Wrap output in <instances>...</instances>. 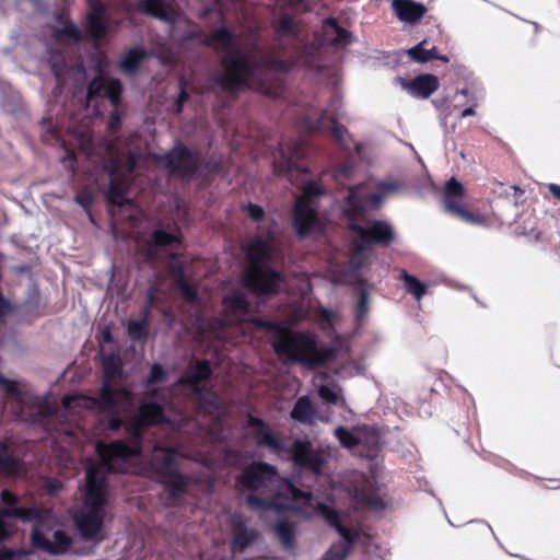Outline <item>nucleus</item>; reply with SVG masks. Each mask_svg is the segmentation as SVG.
Here are the masks:
<instances>
[{
    "label": "nucleus",
    "mask_w": 560,
    "mask_h": 560,
    "mask_svg": "<svg viewBox=\"0 0 560 560\" xmlns=\"http://www.w3.org/2000/svg\"><path fill=\"white\" fill-rule=\"evenodd\" d=\"M238 483L243 491H248L245 498L248 508L259 512L266 522L275 520L273 529L287 549L293 548L294 528L283 510L294 509L306 517L323 516L341 536V540L327 551V560H343L352 550L357 533L340 523L337 511L314 499L311 492L282 480L273 466L253 463L244 469Z\"/></svg>",
    "instance_id": "1"
},
{
    "label": "nucleus",
    "mask_w": 560,
    "mask_h": 560,
    "mask_svg": "<svg viewBox=\"0 0 560 560\" xmlns=\"http://www.w3.org/2000/svg\"><path fill=\"white\" fill-rule=\"evenodd\" d=\"M205 43L220 55L222 72L215 77V82L224 91L244 86L261 89L266 69L285 71L291 67L285 60L270 56L256 43L253 34L235 36L222 27L208 35Z\"/></svg>",
    "instance_id": "2"
},
{
    "label": "nucleus",
    "mask_w": 560,
    "mask_h": 560,
    "mask_svg": "<svg viewBox=\"0 0 560 560\" xmlns=\"http://www.w3.org/2000/svg\"><path fill=\"white\" fill-rule=\"evenodd\" d=\"M95 448L101 462L90 464L86 468L84 504L74 515L75 524L85 539H92L98 534L106 514V475L112 471H127L129 459L141 452L137 443L128 446L120 441L109 444L98 442Z\"/></svg>",
    "instance_id": "3"
},
{
    "label": "nucleus",
    "mask_w": 560,
    "mask_h": 560,
    "mask_svg": "<svg viewBox=\"0 0 560 560\" xmlns=\"http://www.w3.org/2000/svg\"><path fill=\"white\" fill-rule=\"evenodd\" d=\"M400 187L398 182H381L377 184V191L373 194L366 191L365 185L348 188L343 211L351 221L349 228L352 236V254L349 262L353 270L365 264L372 244L387 245L393 241L394 232L387 222L372 221L366 228L359 222L369 208L377 209L386 197L397 192Z\"/></svg>",
    "instance_id": "4"
},
{
    "label": "nucleus",
    "mask_w": 560,
    "mask_h": 560,
    "mask_svg": "<svg viewBox=\"0 0 560 560\" xmlns=\"http://www.w3.org/2000/svg\"><path fill=\"white\" fill-rule=\"evenodd\" d=\"M304 156L302 141L283 142L272 154L275 172L287 176L292 184L302 185V192L296 198L293 210V224L299 235H305L318 226L317 200L325 192L310 179L307 168L301 164Z\"/></svg>",
    "instance_id": "5"
},
{
    "label": "nucleus",
    "mask_w": 560,
    "mask_h": 560,
    "mask_svg": "<svg viewBox=\"0 0 560 560\" xmlns=\"http://www.w3.org/2000/svg\"><path fill=\"white\" fill-rule=\"evenodd\" d=\"M121 369L122 362L118 355L114 353L105 355L103 358L104 382L100 397L65 396L63 407L71 411L81 408L95 410L106 421V429L116 431L122 424L121 417L133 409L132 394L126 388H118L114 385V380L120 375Z\"/></svg>",
    "instance_id": "6"
},
{
    "label": "nucleus",
    "mask_w": 560,
    "mask_h": 560,
    "mask_svg": "<svg viewBox=\"0 0 560 560\" xmlns=\"http://www.w3.org/2000/svg\"><path fill=\"white\" fill-rule=\"evenodd\" d=\"M256 324L268 329L273 350L284 362L314 368L325 364L335 355V349L319 347L313 334L292 331L280 324L261 320Z\"/></svg>",
    "instance_id": "7"
},
{
    "label": "nucleus",
    "mask_w": 560,
    "mask_h": 560,
    "mask_svg": "<svg viewBox=\"0 0 560 560\" xmlns=\"http://www.w3.org/2000/svg\"><path fill=\"white\" fill-rule=\"evenodd\" d=\"M1 498L8 508L0 509V541H3L9 532L4 525V517H16L23 522L33 524L32 542L33 546L48 553H63L70 545V537L62 530H56L52 539L47 536L52 525V516L48 510H39L33 508H16V498L10 491L3 490Z\"/></svg>",
    "instance_id": "8"
},
{
    "label": "nucleus",
    "mask_w": 560,
    "mask_h": 560,
    "mask_svg": "<svg viewBox=\"0 0 560 560\" xmlns=\"http://www.w3.org/2000/svg\"><path fill=\"white\" fill-rule=\"evenodd\" d=\"M250 259L244 282L257 294H273L278 292L282 276L269 267V262L278 257L273 241L257 238L247 247Z\"/></svg>",
    "instance_id": "9"
},
{
    "label": "nucleus",
    "mask_w": 560,
    "mask_h": 560,
    "mask_svg": "<svg viewBox=\"0 0 560 560\" xmlns=\"http://www.w3.org/2000/svg\"><path fill=\"white\" fill-rule=\"evenodd\" d=\"M179 454L170 447L154 446L151 455L153 468L170 494V502L176 503L188 485V478L177 471Z\"/></svg>",
    "instance_id": "10"
},
{
    "label": "nucleus",
    "mask_w": 560,
    "mask_h": 560,
    "mask_svg": "<svg viewBox=\"0 0 560 560\" xmlns=\"http://www.w3.org/2000/svg\"><path fill=\"white\" fill-rule=\"evenodd\" d=\"M0 387L18 404L20 418L28 423H40L54 413L52 407L40 397L23 390L20 384L0 374Z\"/></svg>",
    "instance_id": "11"
},
{
    "label": "nucleus",
    "mask_w": 560,
    "mask_h": 560,
    "mask_svg": "<svg viewBox=\"0 0 560 560\" xmlns=\"http://www.w3.org/2000/svg\"><path fill=\"white\" fill-rule=\"evenodd\" d=\"M342 101L339 95L331 97L328 107L317 117L306 116L302 119V128L313 132L328 128L331 137L341 145L347 147L348 130L336 122L338 118L343 117L341 110Z\"/></svg>",
    "instance_id": "12"
},
{
    "label": "nucleus",
    "mask_w": 560,
    "mask_h": 560,
    "mask_svg": "<svg viewBox=\"0 0 560 560\" xmlns=\"http://www.w3.org/2000/svg\"><path fill=\"white\" fill-rule=\"evenodd\" d=\"M225 315L222 318H215L207 324L206 331L210 337L222 340L228 337L226 328L245 319L249 312V304L245 295L235 292L223 300Z\"/></svg>",
    "instance_id": "13"
},
{
    "label": "nucleus",
    "mask_w": 560,
    "mask_h": 560,
    "mask_svg": "<svg viewBox=\"0 0 560 560\" xmlns=\"http://www.w3.org/2000/svg\"><path fill=\"white\" fill-rule=\"evenodd\" d=\"M465 187L456 178L452 177L446 182L443 195V207L445 212L472 225H483L486 219L475 214L465 208L463 199Z\"/></svg>",
    "instance_id": "14"
},
{
    "label": "nucleus",
    "mask_w": 560,
    "mask_h": 560,
    "mask_svg": "<svg viewBox=\"0 0 560 560\" xmlns=\"http://www.w3.org/2000/svg\"><path fill=\"white\" fill-rule=\"evenodd\" d=\"M172 174L180 177L194 176L199 164V156L185 147L177 145L159 158Z\"/></svg>",
    "instance_id": "15"
},
{
    "label": "nucleus",
    "mask_w": 560,
    "mask_h": 560,
    "mask_svg": "<svg viewBox=\"0 0 560 560\" xmlns=\"http://www.w3.org/2000/svg\"><path fill=\"white\" fill-rule=\"evenodd\" d=\"M142 10L155 18L171 23L170 35L173 40H189L192 38V33L188 32L183 35H177V25L174 21V11L171 5V0H142Z\"/></svg>",
    "instance_id": "16"
},
{
    "label": "nucleus",
    "mask_w": 560,
    "mask_h": 560,
    "mask_svg": "<svg viewBox=\"0 0 560 560\" xmlns=\"http://www.w3.org/2000/svg\"><path fill=\"white\" fill-rule=\"evenodd\" d=\"M293 460L298 466L317 474L325 460L322 452L313 448L307 441H296L293 448Z\"/></svg>",
    "instance_id": "17"
},
{
    "label": "nucleus",
    "mask_w": 560,
    "mask_h": 560,
    "mask_svg": "<svg viewBox=\"0 0 560 560\" xmlns=\"http://www.w3.org/2000/svg\"><path fill=\"white\" fill-rule=\"evenodd\" d=\"M165 420L162 405L156 401L143 402L138 410L136 421L131 428V434L137 442L140 439L142 425L156 424Z\"/></svg>",
    "instance_id": "18"
},
{
    "label": "nucleus",
    "mask_w": 560,
    "mask_h": 560,
    "mask_svg": "<svg viewBox=\"0 0 560 560\" xmlns=\"http://www.w3.org/2000/svg\"><path fill=\"white\" fill-rule=\"evenodd\" d=\"M90 7L86 30L96 42H100L109 31V24L105 19L106 8L98 0H90Z\"/></svg>",
    "instance_id": "19"
},
{
    "label": "nucleus",
    "mask_w": 560,
    "mask_h": 560,
    "mask_svg": "<svg viewBox=\"0 0 560 560\" xmlns=\"http://www.w3.org/2000/svg\"><path fill=\"white\" fill-rule=\"evenodd\" d=\"M56 25L52 27V38L61 44H74L82 39V32L68 19L63 12L55 14Z\"/></svg>",
    "instance_id": "20"
},
{
    "label": "nucleus",
    "mask_w": 560,
    "mask_h": 560,
    "mask_svg": "<svg viewBox=\"0 0 560 560\" xmlns=\"http://www.w3.org/2000/svg\"><path fill=\"white\" fill-rule=\"evenodd\" d=\"M121 90V83L119 80H104L102 78H96L91 81L88 88V97L92 98L98 95H104L110 100L113 105H116L119 101Z\"/></svg>",
    "instance_id": "21"
},
{
    "label": "nucleus",
    "mask_w": 560,
    "mask_h": 560,
    "mask_svg": "<svg viewBox=\"0 0 560 560\" xmlns=\"http://www.w3.org/2000/svg\"><path fill=\"white\" fill-rule=\"evenodd\" d=\"M355 482L358 486H353L350 489V493L357 500V502L363 506H366L370 510L381 511L385 508L384 501L374 495L368 488V480L364 476L359 475L355 477Z\"/></svg>",
    "instance_id": "22"
},
{
    "label": "nucleus",
    "mask_w": 560,
    "mask_h": 560,
    "mask_svg": "<svg viewBox=\"0 0 560 560\" xmlns=\"http://www.w3.org/2000/svg\"><path fill=\"white\" fill-rule=\"evenodd\" d=\"M392 8L398 19L406 23L418 22L427 12V8L412 0H393Z\"/></svg>",
    "instance_id": "23"
},
{
    "label": "nucleus",
    "mask_w": 560,
    "mask_h": 560,
    "mask_svg": "<svg viewBox=\"0 0 560 560\" xmlns=\"http://www.w3.org/2000/svg\"><path fill=\"white\" fill-rule=\"evenodd\" d=\"M234 538L232 548L234 551H243L257 537L256 529L248 527L240 515L233 517Z\"/></svg>",
    "instance_id": "24"
},
{
    "label": "nucleus",
    "mask_w": 560,
    "mask_h": 560,
    "mask_svg": "<svg viewBox=\"0 0 560 560\" xmlns=\"http://www.w3.org/2000/svg\"><path fill=\"white\" fill-rule=\"evenodd\" d=\"M405 88L417 97L427 98L439 88V81L435 75L421 74L408 82Z\"/></svg>",
    "instance_id": "25"
},
{
    "label": "nucleus",
    "mask_w": 560,
    "mask_h": 560,
    "mask_svg": "<svg viewBox=\"0 0 560 560\" xmlns=\"http://www.w3.org/2000/svg\"><path fill=\"white\" fill-rule=\"evenodd\" d=\"M249 424L253 427V433L259 446H265L270 451H279L281 448L280 441L273 436L270 429L260 420L250 418Z\"/></svg>",
    "instance_id": "26"
},
{
    "label": "nucleus",
    "mask_w": 560,
    "mask_h": 560,
    "mask_svg": "<svg viewBox=\"0 0 560 560\" xmlns=\"http://www.w3.org/2000/svg\"><path fill=\"white\" fill-rule=\"evenodd\" d=\"M118 166H115L109 173L108 201L109 203L121 207L129 205V200L125 197L126 182L119 178Z\"/></svg>",
    "instance_id": "27"
},
{
    "label": "nucleus",
    "mask_w": 560,
    "mask_h": 560,
    "mask_svg": "<svg viewBox=\"0 0 560 560\" xmlns=\"http://www.w3.org/2000/svg\"><path fill=\"white\" fill-rule=\"evenodd\" d=\"M211 374L208 361H197L191 366L187 375L182 380L183 383L190 385L197 393L200 392V382L208 378Z\"/></svg>",
    "instance_id": "28"
},
{
    "label": "nucleus",
    "mask_w": 560,
    "mask_h": 560,
    "mask_svg": "<svg viewBox=\"0 0 560 560\" xmlns=\"http://www.w3.org/2000/svg\"><path fill=\"white\" fill-rule=\"evenodd\" d=\"M325 36L336 47H346L351 43V34L338 26L335 20H327L324 25Z\"/></svg>",
    "instance_id": "29"
},
{
    "label": "nucleus",
    "mask_w": 560,
    "mask_h": 560,
    "mask_svg": "<svg viewBox=\"0 0 560 560\" xmlns=\"http://www.w3.org/2000/svg\"><path fill=\"white\" fill-rule=\"evenodd\" d=\"M313 415V406L306 396L300 397L291 411V417L302 423H310Z\"/></svg>",
    "instance_id": "30"
},
{
    "label": "nucleus",
    "mask_w": 560,
    "mask_h": 560,
    "mask_svg": "<svg viewBox=\"0 0 560 560\" xmlns=\"http://www.w3.org/2000/svg\"><path fill=\"white\" fill-rule=\"evenodd\" d=\"M147 57L143 49L133 48L130 49L121 59L120 67L126 73L135 72L140 62Z\"/></svg>",
    "instance_id": "31"
},
{
    "label": "nucleus",
    "mask_w": 560,
    "mask_h": 560,
    "mask_svg": "<svg viewBox=\"0 0 560 560\" xmlns=\"http://www.w3.org/2000/svg\"><path fill=\"white\" fill-rule=\"evenodd\" d=\"M400 277L405 283L407 292L413 295L417 301H420L427 293V285L405 270L401 271Z\"/></svg>",
    "instance_id": "32"
},
{
    "label": "nucleus",
    "mask_w": 560,
    "mask_h": 560,
    "mask_svg": "<svg viewBox=\"0 0 560 560\" xmlns=\"http://www.w3.org/2000/svg\"><path fill=\"white\" fill-rule=\"evenodd\" d=\"M19 468L18 460L11 455L8 446L0 442V474H15Z\"/></svg>",
    "instance_id": "33"
},
{
    "label": "nucleus",
    "mask_w": 560,
    "mask_h": 560,
    "mask_svg": "<svg viewBox=\"0 0 560 560\" xmlns=\"http://www.w3.org/2000/svg\"><path fill=\"white\" fill-rule=\"evenodd\" d=\"M178 240L175 235L162 230H156L152 234V241L149 245V255H153L154 247L173 246Z\"/></svg>",
    "instance_id": "34"
},
{
    "label": "nucleus",
    "mask_w": 560,
    "mask_h": 560,
    "mask_svg": "<svg viewBox=\"0 0 560 560\" xmlns=\"http://www.w3.org/2000/svg\"><path fill=\"white\" fill-rule=\"evenodd\" d=\"M176 287L178 291L183 294V296L186 299L189 303H195L197 295L196 291L192 288V285L188 282V280L184 277L180 270L177 272L176 277Z\"/></svg>",
    "instance_id": "35"
},
{
    "label": "nucleus",
    "mask_w": 560,
    "mask_h": 560,
    "mask_svg": "<svg viewBox=\"0 0 560 560\" xmlns=\"http://www.w3.org/2000/svg\"><path fill=\"white\" fill-rule=\"evenodd\" d=\"M335 435L340 442V444L347 448H352L358 444H361L362 436H357L350 431L346 430L342 427H339L335 430Z\"/></svg>",
    "instance_id": "36"
},
{
    "label": "nucleus",
    "mask_w": 560,
    "mask_h": 560,
    "mask_svg": "<svg viewBox=\"0 0 560 560\" xmlns=\"http://www.w3.org/2000/svg\"><path fill=\"white\" fill-rule=\"evenodd\" d=\"M361 444L369 448L370 456L375 455L381 444V438L377 431L373 428L364 429V439L362 438Z\"/></svg>",
    "instance_id": "37"
},
{
    "label": "nucleus",
    "mask_w": 560,
    "mask_h": 560,
    "mask_svg": "<svg viewBox=\"0 0 560 560\" xmlns=\"http://www.w3.org/2000/svg\"><path fill=\"white\" fill-rule=\"evenodd\" d=\"M319 397L327 404L345 406V399L339 395V393L327 385H322L318 388Z\"/></svg>",
    "instance_id": "38"
},
{
    "label": "nucleus",
    "mask_w": 560,
    "mask_h": 560,
    "mask_svg": "<svg viewBox=\"0 0 560 560\" xmlns=\"http://www.w3.org/2000/svg\"><path fill=\"white\" fill-rule=\"evenodd\" d=\"M276 33L278 36H294L295 24L293 20L287 14L282 15L276 26Z\"/></svg>",
    "instance_id": "39"
},
{
    "label": "nucleus",
    "mask_w": 560,
    "mask_h": 560,
    "mask_svg": "<svg viewBox=\"0 0 560 560\" xmlns=\"http://www.w3.org/2000/svg\"><path fill=\"white\" fill-rule=\"evenodd\" d=\"M427 40H422L412 48L407 50V55L417 62H427L430 60V56L427 52Z\"/></svg>",
    "instance_id": "40"
},
{
    "label": "nucleus",
    "mask_w": 560,
    "mask_h": 560,
    "mask_svg": "<svg viewBox=\"0 0 560 560\" xmlns=\"http://www.w3.org/2000/svg\"><path fill=\"white\" fill-rule=\"evenodd\" d=\"M369 302V293L365 290H361L355 305V316L358 320H363L366 316Z\"/></svg>",
    "instance_id": "41"
},
{
    "label": "nucleus",
    "mask_w": 560,
    "mask_h": 560,
    "mask_svg": "<svg viewBox=\"0 0 560 560\" xmlns=\"http://www.w3.org/2000/svg\"><path fill=\"white\" fill-rule=\"evenodd\" d=\"M352 172V164L349 162H346L338 167H336L332 172L334 177L336 180H338L341 185H345L343 179H347L350 177Z\"/></svg>",
    "instance_id": "42"
},
{
    "label": "nucleus",
    "mask_w": 560,
    "mask_h": 560,
    "mask_svg": "<svg viewBox=\"0 0 560 560\" xmlns=\"http://www.w3.org/2000/svg\"><path fill=\"white\" fill-rule=\"evenodd\" d=\"M145 322L144 320H129L128 323V334L132 339H141L143 337Z\"/></svg>",
    "instance_id": "43"
},
{
    "label": "nucleus",
    "mask_w": 560,
    "mask_h": 560,
    "mask_svg": "<svg viewBox=\"0 0 560 560\" xmlns=\"http://www.w3.org/2000/svg\"><path fill=\"white\" fill-rule=\"evenodd\" d=\"M166 372L160 364H153L148 377V386L156 384L165 380Z\"/></svg>",
    "instance_id": "44"
},
{
    "label": "nucleus",
    "mask_w": 560,
    "mask_h": 560,
    "mask_svg": "<svg viewBox=\"0 0 560 560\" xmlns=\"http://www.w3.org/2000/svg\"><path fill=\"white\" fill-rule=\"evenodd\" d=\"M246 212L255 221H258L264 217V210L256 205H247Z\"/></svg>",
    "instance_id": "45"
},
{
    "label": "nucleus",
    "mask_w": 560,
    "mask_h": 560,
    "mask_svg": "<svg viewBox=\"0 0 560 560\" xmlns=\"http://www.w3.org/2000/svg\"><path fill=\"white\" fill-rule=\"evenodd\" d=\"M188 100V93L185 90V83L184 81H180V93L176 101V113H180L184 103Z\"/></svg>",
    "instance_id": "46"
},
{
    "label": "nucleus",
    "mask_w": 560,
    "mask_h": 560,
    "mask_svg": "<svg viewBox=\"0 0 560 560\" xmlns=\"http://www.w3.org/2000/svg\"><path fill=\"white\" fill-rule=\"evenodd\" d=\"M62 163L66 168L73 171L74 163V153L71 150H67L65 156L62 158Z\"/></svg>",
    "instance_id": "47"
},
{
    "label": "nucleus",
    "mask_w": 560,
    "mask_h": 560,
    "mask_svg": "<svg viewBox=\"0 0 560 560\" xmlns=\"http://www.w3.org/2000/svg\"><path fill=\"white\" fill-rule=\"evenodd\" d=\"M15 555H26V552L22 550H19L16 552L12 550H2L0 551V560H12Z\"/></svg>",
    "instance_id": "48"
},
{
    "label": "nucleus",
    "mask_w": 560,
    "mask_h": 560,
    "mask_svg": "<svg viewBox=\"0 0 560 560\" xmlns=\"http://www.w3.org/2000/svg\"><path fill=\"white\" fill-rule=\"evenodd\" d=\"M318 320L322 324H328L331 320V313L328 310L322 308L318 312Z\"/></svg>",
    "instance_id": "49"
},
{
    "label": "nucleus",
    "mask_w": 560,
    "mask_h": 560,
    "mask_svg": "<svg viewBox=\"0 0 560 560\" xmlns=\"http://www.w3.org/2000/svg\"><path fill=\"white\" fill-rule=\"evenodd\" d=\"M137 164V158L135 154L129 153L127 156V171L129 174H131L136 167Z\"/></svg>",
    "instance_id": "50"
},
{
    "label": "nucleus",
    "mask_w": 560,
    "mask_h": 560,
    "mask_svg": "<svg viewBox=\"0 0 560 560\" xmlns=\"http://www.w3.org/2000/svg\"><path fill=\"white\" fill-rule=\"evenodd\" d=\"M120 125V116L118 114H113L108 124L110 130H115Z\"/></svg>",
    "instance_id": "51"
},
{
    "label": "nucleus",
    "mask_w": 560,
    "mask_h": 560,
    "mask_svg": "<svg viewBox=\"0 0 560 560\" xmlns=\"http://www.w3.org/2000/svg\"><path fill=\"white\" fill-rule=\"evenodd\" d=\"M550 192L557 198L560 199V186L557 184H549L548 186Z\"/></svg>",
    "instance_id": "52"
},
{
    "label": "nucleus",
    "mask_w": 560,
    "mask_h": 560,
    "mask_svg": "<svg viewBox=\"0 0 560 560\" xmlns=\"http://www.w3.org/2000/svg\"><path fill=\"white\" fill-rule=\"evenodd\" d=\"M51 70L55 73V75L60 80L61 78V68L57 62H52Z\"/></svg>",
    "instance_id": "53"
},
{
    "label": "nucleus",
    "mask_w": 560,
    "mask_h": 560,
    "mask_svg": "<svg viewBox=\"0 0 560 560\" xmlns=\"http://www.w3.org/2000/svg\"><path fill=\"white\" fill-rule=\"evenodd\" d=\"M428 56H430V60L435 59L438 57L436 48L432 46L431 48H427Z\"/></svg>",
    "instance_id": "54"
},
{
    "label": "nucleus",
    "mask_w": 560,
    "mask_h": 560,
    "mask_svg": "<svg viewBox=\"0 0 560 560\" xmlns=\"http://www.w3.org/2000/svg\"><path fill=\"white\" fill-rule=\"evenodd\" d=\"M474 114H475L474 107L470 106V107H467L466 109H464L462 112V117H468V116H471Z\"/></svg>",
    "instance_id": "55"
},
{
    "label": "nucleus",
    "mask_w": 560,
    "mask_h": 560,
    "mask_svg": "<svg viewBox=\"0 0 560 560\" xmlns=\"http://www.w3.org/2000/svg\"><path fill=\"white\" fill-rule=\"evenodd\" d=\"M59 486H60V485H59V482H57V481H55V482H50V485H49V491H50V492H55V491H57V490H58V488H59Z\"/></svg>",
    "instance_id": "56"
},
{
    "label": "nucleus",
    "mask_w": 560,
    "mask_h": 560,
    "mask_svg": "<svg viewBox=\"0 0 560 560\" xmlns=\"http://www.w3.org/2000/svg\"><path fill=\"white\" fill-rule=\"evenodd\" d=\"M154 293H155V289L151 288L149 293H148V301H152L153 300Z\"/></svg>",
    "instance_id": "57"
},
{
    "label": "nucleus",
    "mask_w": 560,
    "mask_h": 560,
    "mask_svg": "<svg viewBox=\"0 0 560 560\" xmlns=\"http://www.w3.org/2000/svg\"><path fill=\"white\" fill-rule=\"evenodd\" d=\"M290 4L292 5H299L303 2V0H289Z\"/></svg>",
    "instance_id": "58"
},
{
    "label": "nucleus",
    "mask_w": 560,
    "mask_h": 560,
    "mask_svg": "<svg viewBox=\"0 0 560 560\" xmlns=\"http://www.w3.org/2000/svg\"><path fill=\"white\" fill-rule=\"evenodd\" d=\"M435 59H438V60H442V61H444V62H448V58H447L446 56H440V55H438V57H436Z\"/></svg>",
    "instance_id": "59"
},
{
    "label": "nucleus",
    "mask_w": 560,
    "mask_h": 560,
    "mask_svg": "<svg viewBox=\"0 0 560 560\" xmlns=\"http://www.w3.org/2000/svg\"><path fill=\"white\" fill-rule=\"evenodd\" d=\"M104 339H105L106 341H108V340L110 339V335H109V332H105V334H104Z\"/></svg>",
    "instance_id": "60"
},
{
    "label": "nucleus",
    "mask_w": 560,
    "mask_h": 560,
    "mask_svg": "<svg viewBox=\"0 0 560 560\" xmlns=\"http://www.w3.org/2000/svg\"><path fill=\"white\" fill-rule=\"evenodd\" d=\"M161 58H162L164 61H166V60H168V59H170V57H168V56H162Z\"/></svg>",
    "instance_id": "61"
},
{
    "label": "nucleus",
    "mask_w": 560,
    "mask_h": 560,
    "mask_svg": "<svg viewBox=\"0 0 560 560\" xmlns=\"http://www.w3.org/2000/svg\"><path fill=\"white\" fill-rule=\"evenodd\" d=\"M460 93L465 95L467 93V90L464 89V90L460 91Z\"/></svg>",
    "instance_id": "62"
}]
</instances>
